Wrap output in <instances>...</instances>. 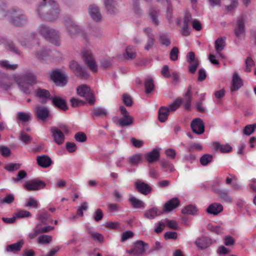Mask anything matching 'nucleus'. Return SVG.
I'll return each instance as SVG.
<instances>
[{"label":"nucleus","mask_w":256,"mask_h":256,"mask_svg":"<svg viewBox=\"0 0 256 256\" xmlns=\"http://www.w3.org/2000/svg\"><path fill=\"white\" fill-rule=\"evenodd\" d=\"M6 16L10 24L16 26L22 27L28 22V18L22 10L14 8L7 11L6 4L3 0H0V19Z\"/></svg>","instance_id":"1"},{"label":"nucleus","mask_w":256,"mask_h":256,"mask_svg":"<svg viewBox=\"0 0 256 256\" xmlns=\"http://www.w3.org/2000/svg\"><path fill=\"white\" fill-rule=\"evenodd\" d=\"M36 12L42 20L46 21L55 20L60 14V10L55 0H42Z\"/></svg>","instance_id":"2"},{"label":"nucleus","mask_w":256,"mask_h":256,"mask_svg":"<svg viewBox=\"0 0 256 256\" xmlns=\"http://www.w3.org/2000/svg\"><path fill=\"white\" fill-rule=\"evenodd\" d=\"M38 32L48 41L57 46L60 45V36L58 31L46 25L41 24L38 28Z\"/></svg>","instance_id":"3"},{"label":"nucleus","mask_w":256,"mask_h":256,"mask_svg":"<svg viewBox=\"0 0 256 256\" xmlns=\"http://www.w3.org/2000/svg\"><path fill=\"white\" fill-rule=\"evenodd\" d=\"M64 24L67 30V32L70 36H73L77 34H82L85 38V34L83 33L82 28L78 26L70 18H66L64 20Z\"/></svg>","instance_id":"4"},{"label":"nucleus","mask_w":256,"mask_h":256,"mask_svg":"<svg viewBox=\"0 0 256 256\" xmlns=\"http://www.w3.org/2000/svg\"><path fill=\"white\" fill-rule=\"evenodd\" d=\"M70 68L75 76L80 79L87 80L90 76L87 68L84 66H80L76 61L70 62Z\"/></svg>","instance_id":"5"},{"label":"nucleus","mask_w":256,"mask_h":256,"mask_svg":"<svg viewBox=\"0 0 256 256\" xmlns=\"http://www.w3.org/2000/svg\"><path fill=\"white\" fill-rule=\"evenodd\" d=\"M77 94L84 97L90 105H94L96 100L94 94L90 90L89 86L86 84H82L76 88Z\"/></svg>","instance_id":"6"},{"label":"nucleus","mask_w":256,"mask_h":256,"mask_svg":"<svg viewBox=\"0 0 256 256\" xmlns=\"http://www.w3.org/2000/svg\"><path fill=\"white\" fill-rule=\"evenodd\" d=\"M50 76V80L58 86H64L68 83L67 76L60 70H52Z\"/></svg>","instance_id":"7"},{"label":"nucleus","mask_w":256,"mask_h":256,"mask_svg":"<svg viewBox=\"0 0 256 256\" xmlns=\"http://www.w3.org/2000/svg\"><path fill=\"white\" fill-rule=\"evenodd\" d=\"M44 182L38 179H32L26 182L24 185V188L28 191L38 190L44 188L46 186Z\"/></svg>","instance_id":"8"},{"label":"nucleus","mask_w":256,"mask_h":256,"mask_svg":"<svg viewBox=\"0 0 256 256\" xmlns=\"http://www.w3.org/2000/svg\"><path fill=\"white\" fill-rule=\"evenodd\" d=\"M148 246V244L142 240H138L135 243L134 248L127 252L130 254L141 256L146 250Z\"/></svg>","instance_id":"9"},{"label":"nucleus","mask_w":256,"mask_h":256,"mask_svg":"<svg viewBox=\"0 0 256 256\" xmlns=\"http://www.w3.org/2000/svg\"><path fill=\"white\" fill-rule=\"evenodd\" d=\"M82 58L86 64L92 72H98V66L91 52L88 51L84 52Z\"/></svg>","instance_id":"10"},{"label":"nucleus","mask_w":256,"mask_h":256,"mask_svg":"<svg viewBox=\"0 0 256 256\" xmlns=\"http://www.w3.org/2000/svg\"><path fill=\"white\" fill-rule=\"evenodd\" d=\"M42 224H38L33 231L28 234V238L30 239L34 238L38 234L42 233H46L54 230V227L50 226H42Z\"/></svg>","instance_id":"11"},{"label":"nucleus","mask_w":256,"mask_h":256,"mask_svg":"<svg viewBox=\"0 0 256 256\" xmlns=\"http://www.w3.org/2000/svg\"><path fill=\"white\" fill-rule=\"evenodd\" d=\"M34 113L38 120L45 121L50 114L48 108L46 106L38 105L34 108Z\"/></svg>","instance_id":"12"},{"label":"nucleus","mask_w":256,"mask_h":256,"mask_svg":"<svg viewBox=\"0 0 256 256\" xmlns=\"http://www.w3.org/2000/svg\"><path fill=\"white\" fill-rule=\"evenodd\" d=\"M192 132L198 134H202L204 132V124L200 118H194L190 124Z\"/></svg>","instance_id":"13"},{"label":"nucleus","mask_w":256,"mask_h":256,"mask_svg":"<svg viewBox=\"0 0 256 256\" xmlns=\"http://www.w3.org/2000/svg\"><path fill=\"white\" fill-rule=\"evenodd\" d=\"M88 12L91 18L96 22L102 20V16L99 7L96 4H91L88 7Z\"/></svg>","instance_id":"14"},{"label":"nucleus","mask_w":256,"mask_h":256,"mask_svg":"<svg viewBox=\"0 0 256 256\" xmlns=\"http://www.w3.org/2000/svg\"><path fill=\"white\" fill-rule=\"evenodd\" d=\"M36 96L40 100L42 104H46L48 100H52V96L50 92L46 89L38 88L36 92Z\"/></svg>","instance_id":"15"},{"label":"nucleus","mask_w":256,"mask_h":256,"mask_svg":"<svg viewBox=\"0 0 256 256\" xmlns=\"http://www.w3.org/2000/svg\"><path fill=\"white\" fill-rule=\"evenodd\" d=\"M50 132L52 134L54 142L58 145L64 142L65 136L60 129L56 127H52Z\"/></svg>","instance_id":"16"},{"label":"nucleus","mask_w":256,"mask_h":256,"mask_svg":"<svg viewBox=\"0 0 256 256\" xmlns=\"http://www.w3.org/2000/svg\"><path fill=\"white\" fill-rule=\"evenodd\" d=\"M134 186L136 190L144 195L148 194L152 190V188L148 184L140 180L135 182Z\"/></svg>","instance_id":"17"},{"label":"nucleus","mask_w":256,"mask_h":256,"mask_svg":"<svg viewBox=\"0 0 256 256\" xmlns=\"http://www.w3.org/2000/svg\"><path fill=\"white\" fill-rule=\"evenodd\" d=\"M245 24L244 19L242 18L237 20L234 33L238 38H240L245 34Z\"/></svg>","instance_id":"18"},{"label":"nucleus","mask_w":256,"mask_h":256,"mask_svg":"<svg viewBox=\"0 0 256 256\" xmlns=\"http://www.w3.org/2000/svg\"><path fill=\"white\" fill-rule=\"evenodd\" d=\"M52 104L56 108L66 111L68 109V106L66 100L58 96H54L52 99Z\"/></svg>","instance_id":"19"},{"label":"nucleus","mask_w":256,"mask_h":256,"mask_svg":"<svg viewBox=\"0 0 256 256\" xmlns=\"http://www.w3.org/2000/svg\"><path fill=\"white\" fill-rule=\"evenodd\" d=\"M195 244L200 249H205L212 244V240L208 236H202L198 238L194 242Z\"/></svg>","instance_id":"20"},{"label":"nucleus","mask_w":256,"mask_h":256,"mask_svg":"<svg viewBox=\"0 0 256 256\" xmlns=\"http://www.w3.org/2000/svg\"><path fill=\"white\" fill-rule=\"evenodd\" d=\"M104 4L108 13L112 14H115L118 12V5L116 0H104Z\"/></svg>","instance_id":"21"},{"label":"nucleus","mask_w":256,"mask_h":256,"mask_svg":"<svg viewBox=\"0 0 256 256\" xmlns=\"http://www.w3.org/2000/svg\"><path fill=\"white\" fill-rule=\"evenodd\" d=\"M180 204V201L177 198H174L168 200L164 206L163 211L168 212L176 208Z\"/></svg>","instance_id":"22"},{"label":"nucleus","mask_w":256,"mask_h":256,"mask_svg":"<svg viewBox=\"0 0 256 256\" xmlns=\"http://www.w3.org/2000/svg\"><path fill=\"white\" fill-rule=\"evenodd\" d=\"M223 210L222 206L218 202H214L210 204L206 208V212L208 214L217 216Z\"/></svg>","instance_id":"23"},{"label":"nucleus","mask_w":256,"mask_h":256,"mask_svg":"<svg viewBox=\"0 0 256 256\" xmlns=\"http://www.w3.org/2000/svg\"><path fill=\"white\" fill-rule=\"evenodd\" d=\"M36 162L39 166L43 168H48L52 163L50 157L47 155L38 156L36 158Z\"/></svg>","instance_id":"24"},{"label":"nucleus","mask_w":256,"mask_h":256,"mask_svg":"<svg viewBox=\"0 0 256 256\" xmlns=\"http://www.w3.org/2000/svg\"><path fill=\"white\" fill-rule=\"evenodd\" d=\"M213 192L217 194L223 202L228 203L232 202V198L228 194V190L214 189Z\"/></svg>","instance_id":"25"},{"label":"nucleus","mask_w":256,"mask_h":256,"mask_svg":"<svg viewBox=\"0 0 256 256\" xmlns=\"http://www.w3.org/2000/svg\"><path fill=\"white\" fill-rule=\"evenodd\" d=\"M162 213V210H160L157 207L154 206L146 210L144 212V216L149 220H152Z\"/></svg>","instance_id":"26"},{"label":"nucleus","mask_w":256,"mask_h":256,"mask_svg":"<svg viewBox=\"0 0 256 256\" xmlns=\"http://www.w3.org/2000/svg\"><path fill=\"white\" fill-rule=\"evenodd\" d=\"M160 152L156 148L146 154L145 158L149 163H152L158 160L160 158Z\"/></svg>","instance_id":"27"},{"label":"nucleus","mask_w":256,"mask_h":256,"mask_svg":"<svg viewBox=\"0 0 256 256\" xmlns=\"http://www.w3.org/2000/svg\"><path fill=\"white\" fill-rule=\"evenodd\" d=\"M170 109L166 106H161L158 112V120L162 122H165L169 115Z\"/></svg>","instance_id":"28"},{"label":"nucleus","mask_w":256,"mask_h":256,"mask_svg":"<svg viewBox=\"0 0 256 256\" xmlns=\"http://www.w3.org/2000/svg\"><path fill=\"white\" fill-rule=\"evenodd\" d=\"M22 80L33 86L37 83L36 76L32 72L26 73L23 75Z\"/></svg>","instance_id":"29"},{"label":"nucleus","mask_w":256,"mask_h":256,"mask_svg":"<svg viewBox=\"0 0 256 256\" xmlns=\"http://www.w3.org/2000/svg\"><path fill=\"white\" fill-rule=\"evenodd\" d=\"M108 112L106 108H94L92 109V116L93 118L95 117L104 118L107 116Z\"/></svg>","instance_id":"30"},{"label":"nucleus","mask_w":256,"mask_h":256,"mask_svg":"<svg viewBox=\"0 0 256 256\" xmlns=\"http://www.w3.org/2000/svg\"><path fill=\"white\" fill-rule=\"evenodd\" d=\"M24 244V240H20L15 244L8 245L6 248V251L12 252H18L20 250Z\"/></svg>","instance_id":"31"},{"label":"nucleus","mask_w":256,"mask_h":256,"mask_svg":"<svg viewBox=\"0 0 256 256\" xmlns=\"http://www.w3.org/2000/svg\"><path fill=\"white\" fill-rule=\"evenodd\" d=\"M242 86V79L237 74L234 73L233 75L232 84L231 90L232 92L236 91L238 90Z\"/></svg>","instance_id":"32"},{"label":"nucleus","mask_w":256,"mask_h":256,"mask_svg":"<svg viewBox=\"0 0 256 256\" xmlns=\"http://www.w3.org/2000/svg\"><path fill=\"white\" fill-rule=\"evenodd\" d=\"M192 86H189L186 92L184 95V108L186 110H190L191 106L192 101Z\"/></svg>","instance_id":"33"},{"label":"nucleus","mask_w":256,"mask_h":256,"mask_svg":"<svg viewBox=\"0 0 256 256\" xmlns=\"http://www.w3.org/2000/svg\"><path fill=\"white\" fill-rule=\"evenodd\" d=\"M38 219L40 221L39 224H48V220H50L51 222L52 220L50 218V215L46 211H44L38 216Z\"/></svg>","instance_id":"34"},{"label":"nucleus","mask_w":256,"mask_h":256,"mask_svg":"<svg viewBox=\"0 0 256 256\" xmlns=\"http://www.w3.org/2000/svg\"><path fill=\"white\" fill-rule=\"evenodd\" d=\"M32 118V116L30 113H26L22 112L17 113L16 120L22 122H26L30 121Z\"/></svg>","instance_id":"35"},{"label":"nucleus","mask_w":256,"mask_h":256,"mask_svg":"<svg viewBox=\"0 0 256 256\" xmlns=\"http://www.w3.org/2000/svg\"><path fill=\"white\" fill-rule=\"evenodd\" d=\"M133 118L130 116H124L122 118L120 119L118 122V124L122 126H128L132 124Z\"/></svg>","instance_id":"36"},{"label":"nucleus","mask_w":256,"mask_h":256,"mask_svg":"<svg viewBox=\"0 0 256 256\" xmlns=\"http://www.w3.org/2000/svg\"><path fill=\"white\" fill-rule=\"evenodd\" d=\"M132 206L136 208H144V203L141 200L137 199L134 196H132L128 199Z\"/></svg>","instance_id":"37"},{"label":"nucleus","mask_w":256,"mask_h":256,"mask_svg":"<svg viewBox=\"0 0 256 256\" xmlns=\"http://www.w3.org/2000/svg\"><path fill=\"white\" fill-rule=\"evenodd\" d=\"M6 50L11 52L12 53L16 54L19 56L21 54L20 50L16 46L14 42L12 40H8L6 42Z\"/></svg>","instance_id":"38"},{"label":"nucleus","mask_w":256,"mask_h":256,"mask_svg":"<svg viewBox=\"0 0 256 256\" xmlns=\"http://www.w3.org/2000/svg\"><path fill=\"white\" fill-rule=\"evenodd\" d=\"M214 147L216 150H219L221 152H228L232 150V146L229 144H220L218 142H214Z\"/></svg>","instance_id":"39"},{"label":"nucleus","mask_w":256,"mask_h":256,"mask_svg":"<svg viewBox=\"0 0 256 256\" xmlns=\"http://www.w3.org/2000/svg\"><path fill=\"white\" fill-rule=\"evenodd\" d=\"M35 54L38 60H44L48 56L49 51L46 48H42L41 50L36 52Z\"/></svg>","instance_id":"40"},{"label":"nucleus","mask_w":256,"mask_h":256,"mask_svg":"<svg viewBox=\"0 0 256 256\" xmlns=\"http://www.w3.org/2000/svg\"><path fill=\"white\" fill-rule=\"evenodd\" d=\"M158 11L154 8H151L150 11V17L152 22L156 26H158L160 24L158 18Z\"/></svg>","instance_id":"41"},{"label":"nucleus","mask_w":256,"mask_h":256,"mask_svg":"<svg viewBox=\"0 0 256 256\" xmlns=\"http://www.w3.org/2000/svg\"><path fill=\"white\" fill-rule=\"evenodd\" d=\"M144 85L146 88V94L150 93L154 88V80L151 78H146L144 80Z\"/></svg>","instance_id":"42"},{"label":"nucleus","mask_w":256,"mask_h":256,"mask_svg":"<svg viewBox=\"0 0 256 256\" xmlns=\"http://www.w3.org/2000/svg\"><path fill=\"white\" fill-rule=\"evenodd\" d=\"M159 40L162 45L168 46L171 44L170 38L167 34H160L159 36Z\"/></svg>","instance_id":"43"},{"label":"nucleus","mask_w":256,"mask_h":256,"mask_svg":"<svg viewBox=\"0 0 256 256\" xmlns=\"http://www.w3.org/2000/svg\"><path fill=\"white\" fill-rule=\"evenodd\" d=\"M126 59L132 60L136 58V52L133 46H128L126 50V54L124 56Z\"/></svg>","instance_id":"44"},{"label":"nucleus","mask_w":256,"mask_h":256,"mask_svg":"<svg viewBox=\"0 0 256 256\" xmlns=\"http://www.w3.org/2000/svg\"><path fill=\"white\" fill-rule=\"evenodd\" d=\"M198 210L193 205L190 204L186 206L182 210V212L184 214L195 215L196 214Z\"/></svg>","instance_id":"45"},{"label":"nucleus","mask_w":256,"mask_h":256,"mask_svg":"<svg viewBox=\"0 0 256 256\" xmlns=\"http://www.w3.org/2000/svg\"><path fill=\"white\" fill-rule=\"evenodd\" d=\"M226 42L224 38H218L215 42V48L218 52L222 50L225 46Z\"/></svg>","instance_id":"46"},{"label":"nucleus","mask_w":256,"mask_h":256,"mask_svg":"<svg viewBox=\"0 0 256 256\" xmlns=\"http://www.w3.org/2000/svg\"><path fill=\"white\" fill-rule=\"evenodd\" d=\"M212 156L210 154H204L200 158V164L203 166L208 165L212 160Z\"/></svg>","instance_id":"47"},{"label":"nucleus","mask_w":256,"mask_h":256,"mask_svg":"<svg viewBox=\"0 0 256 256\" xmlns=\"http://www.w3.org/2000/svg\"><path fill=\"white\" fill-rule=\"evenodd\" d=\"M0 66L8 70H16L18 66L17 64H11L9 63V62L6 60H0Z\"/></svg>","instance_id":"48"},{"label":"nucleus","mask_w":256,"mask_h":256,"mask_svg":"<svg viewBox=\"0 0 256 256\" xmlns=\"http://www.w3.org/2000/svg\"><path fill=\"white\" fill-rule=\"evenodd\" d=\"M37 241L40 244H48L52 241V237L49 235L42 234L38 237Z\"/></svg>","instance_id":"49"},{"label":"nucleus","mask_w":256,"mask_h":256,"mask_svg":"<svg viewBox=\"0 0 256 256\" xmlns=\"http://www.w3.org/2000/svg\"><path fill=\"white\" fill-rule=\"evenodd\" d=\"M18 84L20 90L22 91L24 93L26 94H30L31 90L30 88V86H31L30 84L21 80L18 83Z\"/></svg>","instance_id":"50"},{"label":"nucleus","mask_w":256,"mask_h":256,"mask_svg":"<svg viewBox=\"0 0 256 256\" xmlns=\"http://www.w3.org/2000/svg\"><path fill=\"white\" fill-rule=\"evenodd\" d=\"M142 158L141 154H134L130 158L129 162L132 165H137L142 161Z\"/></svg>","instance_id":"51"},{"label":"nucleus","mask_w":256,"mask_h":256,"mask_svg":"<svg viewBox=\"0 0 256 256\" xmlns=\"http://www.w3.org/2000/svg\"><path fill=\"white\" fill-rule=\"evenodd\" d=\"M27 176V173L24 170H20L17 175L16 177V178H12V180L14 181V183L15 184H18L20 182V180L24 178Z\"/></svg>","instance_id":"52"},{"label":"nucleus","mask_w":256,"mask_h":256,"mask_svg":"<svg viewBox=\"0 0 256 256\" xmlns=\"http://www.w3.org/2000/svg\"><path fill=\"white\" fill-rule=\"evenodd\" d=\"M162 166L165 172H168L169 170L170 172H172L174 170L173 164H171L168 160L162 161Z\"/></svg>","instance_id":"53"},{"label":"nucleus","mask_w":256,"mask_h":256,"mask_svg":"<svg viewBox=\"0 0 256 256\" xmlns=\"http://www.w3.org/2000/svg\"><path fill=\"white\" fill-rule=\"evenodd\" d=\"M256 128V124L246 125L244 128L243 133L246 136H250L254 132Z\"/></svg>","instance_id":"54"},{"label":"nucleus","mask_w":256,"mask_h":256,"mask_svg":"<svg viewBox=\"0 0 256 256\" xmlns=\"http://www.w3.org/2000/svg\"><path fill=\"white\" fill-rule=\"evenodd\" d=\"M19 139L25 144H28L30 142L32 138L24 132L22 131L20 134Z\"/></svg>","instance_id":"55"},{"label":"nucleus","mask_w":256,"mask_h":256,"mask_svg":"<svg viewBox=\"0 0 256 256\" xmlns=\"http://www.w3.org/2000/svg\"><path fill=\"white\" fill-rule=\"evenodd\" d=\"M179 50L176 46H174L171 50L170 53V58L172 61H176L178 60Z\"/></svg>","instance_id":"56"},{"label":"nucleus","mask_w":256,"mask_h":256,"mask_svg":"<svg viewBox=\"0 0 256 256\" xmlns=\"http://www.w3.org/2000/svg\"><path fill=\"white\" fill-rule=\"evenodd\" d=\"M189 153V154H186L184 156L182 160L185 163L190 162V164H192L196 160V156L192 154V152Z\"/></svg>","instance_id":"57"},{"label":"nucleus","mask_w":256,"mask_h":256,"mask_svg":"<svg viewBox=\"0 0 256 256\" xmlns=\"http://www.w3.org/2000/svg\"><path fill=\"white\" fill-rule=\"evenodd\" d=\"M20 167V164L10 163L5 166L4 168L8 172H12L18 170Z\"/></svg>","instance_id":"58"},{"label":"nucleus","mask_w":256,"mask_h":256,"mask_svg":"<svg viewBox=\"0 0 256 256\" xmlns=\"http://www.w3.org/2000/svg\"><path fill=\"white\" fill-rule=\"evenodd\" d=\"M182 102V98H178L174 100L173 103L170 105L169 108H168L170 109V112L175 111L178 108L180 107Z\"/></svg>","instance_id":"59"},{"label":"nucleus","mask_w":256,"mask_h":256,"mask_svg":"<svg viewBox=\"0 0 256 256\" xmlns=\"http://www.w3.org/2000/svg\"><path fill=\"white\" fill-rule=\"evenodd\" d=\"M156 40L154 38V35H149L148 37V40L146 44L144 47V48L146 50H148L152 48Z\"/></svg>","instance_id":"60"},{"label":"nucleus","mask_w":256,"mask_h":256,"mask_svg":"<svg viewBox=\"0 0 256 256\" xmlns=\"http://www.w3.org/2000/svg\"><path fill=\"white\" fill-rule=\"evenodd\" d=\"M38 202L34 198L30 197L28 199L27 203L24 205L26 207H31L34 208H36L38 206Z\"/></svg>","instance_id":"61"},{"label":"nucleus","mask_w":256,"mask_h":256,"mask_svg":"<svg viewBox=\"0 0 256 256\" xmlns=\"http://www.w3.org/2000/svg\"><path fill=\"white\" fill-rule=\"evenodd\" d=\"M105 226L108 229L118 230L120 228V224L117 222H108L105 224Z\"/></svg>","instance_id":"62"},{"label":"nucleus","mask_w":256,"mask_h":256,"mask_svg":"<svg viewBox=\"0 0 256 256\" xmlns=\"http://www.w3.org/2000/svg\"><path fill=\"white\" fill-rule=\"evenodd\" d=\"M0 154L4 157H8L11 154V150L6 146H0Z\"/></svg>","instance_id":"63"},{"label":"nucleus","mask_w":256,"mask_h":256,"mask_svg":"<svg viewBox=\"0 0 256 256\" xmlns=\"http://www.w3.org/2000/svg\"><path fill=\"white\" fill-rule=\"evenodd\" d=\"M122 101L124 104L127 106H132L133 103L131 96L126 94H124L122 95Z\"/></svg>","instance_id":"64"}]
</instances>
